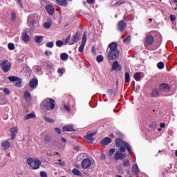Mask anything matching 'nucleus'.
<instances>
[{
	"instance_id": "de8ad7c7",
	"label": "nucleus",
	"mask_w": 177,
	"mask_h": 177,
	"mask_svg": "<svg viewBox=\"0 0 177 177\" xmlns=\"http://www.w3.org/2000/svg\"><path fill=\"white\" fill-rule=\"evenodd\" d=\"M40 176L41 177H48V174L46 171H41L40 172Z\"/></svg>"
},
{
	"instance_id": "e433bc0d",
	"label": "nucleus",
	"mask_w": 177,
	"mask_h": 177,
	"mask_svg": "<svg viewBox=\"0 0 177 177\" xmlns=\"http://www.w3.org/2000/svg\"><path fill=\"white\" fill-rule=\"evenodd\" d=\"M104 57L102 55H98L97 57H96V60L98 63H102V62H103L104 60Z\"/></svg>"
},
{
	"instance_id": "a878e982",
	"label": "nucleus",
	"mask_w": 177,
	"mask_h": 177,
	"mask_svg": "<svg viewBox=\"0 0 177 177\" xmlns=\"http://www.w3.org/2000/svg\"><path fill=\"white\" fill-rule=\"evenodd\" d=\"M24 97L26 100V102H30L31 100V94L28 91H26L24 93Z\"/></svg>"
},
{
	"instance_id": "4468645a",
	"label": "nucleus",
	"mask_w": 177,
	"mask_h": 177,
	"mask_svg": "<svg viewBox=\"0 0 177 177\" xmlns=\"http://www.w3.org/2000/svg\"><path fill=\"white\" fill-rule=\"evenodd\" d=\"M114 70H121V66H120V64L118 63V61H115L112 64L111 71Z\"/></svg>"
},
{
	"instance_id": "13d9d810",
	"label": "nucleus",
	"mask_w": 177,
	"mask_h": 177,
	"mask_svg": "<svg viewBox=\"0 0 177 177\" xmlns=\"http://www.w3.org/2000/svg\"><path fill=\"white\" fill-rule=\"evenodd\" d=\"M35 68L37 71V73H39V71H41V68L38 66H35Z\"/></svg>"
},
{
	"instance_id": "6e6d98bb",
	"label": "nucleus",
	"mask_w": 177,
	"mask_h": 177,
	"mask_svg": "<svg viewBox=\"0 0 177 177\" xmlns=\"http://www.w3.org/2000/svg\"><path fill=\"white\" fill-rule=\"evenodd\" d=\"M44 54L46 55V56H49V55H52V52H48V50H46Z\"/></svg>"
},
{
	"instance_id": "1a4fd4ad",
	"label": "nucleus",
	"mask_w": 177,
	"mask_h": 177,
	"mask_svg": "<svg viewBox=\"0 0 177 177\" xmlns=\"http://www.w3.org/2000/svg\"><path fill=\"white\" fill-rule=\"evenodd\" d=\"M35 21H37V16H35V15L33 14L29 15V17H28V22L29 23V24L32 26V24H34Z\"/></svg>"
},
{
	"instance_id": "473e14b6",
	"label": "nucleus",
	"mask_w": 177,
	"mask_h": 177,
	"mask_svg": "<svg viewBox=\"0 0 177 177\" xmlns=\"http://www.w3.org/2000/svg\"><path fill=\"white\" fill-rule=\"evenodd\" d=\"M9 81L11 82H16L19 80V77H15V76H11L8 77Z\"/></svg>"
},
{
	"instance_id": "b1692460",
	"label": "nucleus",
	"mask_w": 177,
	"mask_h": 177,
	"mask_svg": "<svg viewBox=\"0 0 177 177\" xmlns=\"http://www.w3.org/2000/svg\"><path fill=\"white\" fill-rule=\"evenodd\" d=\"M35 42H36V44H41V42H44V37L43 36H35Z\"/></svg>"
},
{
	"instance_id": "0eeeda50",
	"label": "nucleus",
	"mask_w": 177,
	"mask_h": 177,
	"mask_svg": "<svg viewBox=\"0 0 177 177\" xmlns=\"http://www.w3.org/2000/svg\"><path fill=\"white\" fill-rule=\"evenodd\" d=\"M86 44V32H84L82 36V44L79 48V52H84V49L85 48V44Z\"/></svg>"
},
{
	"instance_id": "ea45409f",
	"label": "nucleus",
	"mask_w": 177,
	"mask_h": 177,
	"mask_svg": "<svg viewBox=\"0 0 177 177\" xmlns=\"http://www.w3.org/2000/svg\"><path fill=\"white\" fill-rule=\"evenodd\" d=\"M157 67L158 68H159L160 70H162V68H164V63L163 62H158L157 64Z\"/></svg>"
},
{
	"instance_id": "4be33fe9",
	"label": "nucleus",
	"mask_w": 177,
	"mask_h": 177,
	"mask_svg": "<svg viewBox=\"0 0 177 177\" xmlns=\"http://www.w3.org/2000/svg\"><path fill=\"white\" fill-rule=\"evenodd\" d=\"M96 135V133H88L87 136H86V140H88L89 142H93V136Z\"/></svg>"
},
{
	"instance_id": "bb28decb",
	"label": "nucleus",
	"mask_w": 177,
	"mask_h": 177,
	"mask_svg": "<svg viewBox=\"0 0 177 177\" xmlns=\"http://www.w3.org/2000/svg\"><path fill=\"white\" fill-rule=\"evenodd\" d=\"M80 38H81V34L77 32L73 37V42H78L80 41Z\"/></svg>"
},
{
	"instance_id": "aec40b11",
	"label": "nucleus",
	"mask_w": 177,
	"mask_h": 177,
	"mask_svg": "<svg viewBox=\"0 0 177 177\" xmlns=\"http://www.w3.org/2000/svg\"><path fill=\"white\" fill-rule=\"evenodd\" d=\"M56 3L61 5V6H67L68 5L67 0H56Z\"/></svg>"
},
{
	"instance_id": "680f3d73",
	"label": "nucleus",
	"mask_w": 177,
	"mask_h": 177,
	"mask_svg": "<svg viewBox=\"0 0 177 177\" xmlns=\"http://www.w3.org/2000/svg\"><path fill=\"white\" fill-rule=\"evenodd\" d=\"M94 0H87V3H93Z\"/></svg>"
},
{
	"instance_id": "0e129e2a",
	"label": "nucleus",
	"mask_w": 177,
	"mask_h": 177,
	"mask_svg": "<svg viewBox=\"0 0 177 177\" xmlns=\"http://www.w3.org/2000/svg\"><path fill=\"white\" fill-rule=\"evenodd\" d=\"M62 142H64V143H66V142H67V140H66V138H62Z\"/></svg>"
},
{
	"instance_id": "338daca9",
	"label": "nucleus",
	"mask_w": 177,
	"mask_h": 177,
	"mask_svg": "<svg viewBox=\"0 0 177 177\" xmlns=\"http://www.w3.org/2000/svg\"><path fill=\"white\" fill-rule=\"evenodd\" d=\"M72 138H73V139H77V136H72Z\"/></svg>"
},
{
	"instance_id": "423d86ee",
	"label": "nucleus",
	"mask_w": 177,
	"mask_h": 177,
	"mask_svg": "<svg viewBox=\"0 0 177 177\" xmlns=\"http://www.w3.org/2000/svg\"><path fill=\"white\" fill-rule=\"evenodd\" d=\"M92 165V162L91 161V159L89 158H85L82 162V168L84 169H88Z\"/></svg>"
},
{
	"instance_id": "6e6552de",
	"label": "nucleus",
	"mask_w": 177,
	"mask_h": 177,
	"mask_svg": "<svg viewBox=\"0 0 177 177\" xmlns=\"http://www.w3.org/2000/svg\"><path fill=\"white\" fill-rule=\"evenodd\" d=\"M127 28V24L124 21L121 20L118 24V30L120 32H124L125 28Z\"/></svg>"
},
{
	"instance_id": "cd10ccee",
	"label": "nucleus",
	"mask_w": 177,
	"mask_h": 177,
	"mask_svg": "<svg viewBox=\"0 0 177 177\" xmlns=\"http://www.w3.org/2000/svg\"><path fill=\"white\" fill-rule=\"evenodd\" d=\"M0 104H6V100L2 93H0Z\"/></svg>"
},
{
	"instance_id": "72a5a7b5",
	"label": "nucleus",
	"mask_w": 177,
	"mask_h": 177,
	"mask_svg": "<svg viewBox=\"0 0 177 177\" xmlns=\"http://www.w3.org/2000/svg\"><path fill=\"white\" fill-rule=\"evenodd\" d=\"M17 18V16L16 15V12H11V20H12V21H16Z\"/></svg>"
},
{
	"instance_id": "774afa93",
	"label": "nucleus",
	"mask_w": 177,
	"mask_h": 177,
	"mask_svg": "<svg viewBox=\"0 0 177 177\" xmlns=\"http://www.w3.org/2000/svg\"><path fill=\"white\" fill-rule=\"evenodd\" d=\"M115 177H122V176H121L120 175H117V176H115Z\"/></svg>"
},
{
	"instance_id": "dca6fc26",
	"label": "nucleus",
	"mask_w": 177,
	"mask_h": 177,
	"mask_svg": "<svg viewBox=\"0 0 177 177\" xmlns=\"http://www.w3.org/2000/svg\"><path fill=\"white\" fill-rule=\"evenodd\" d=\"M109 143H111V138L109 137L104 138L101 141V144L103 145L104 146H107V145H109Z\"/></svg>"
},
{
	"instance_id": "bf43d9fd",
	"label": "nucleus",
	"mask_w": 177,
	"mask_h": 177,
	"mask_svg": "<svg viewBox=\"0 0 177 177\" xmlns=\"http://www.w3.org/2000/svg\"><path fill=\"white\" fill-rule=\"evenodd\" d=\"M122 3H124V2L121 1L116 2V5H122Z\"/></svg>"
},
{
	"instance_id": "393cba45",
	"label": "nucleus",
	"mask_w": 177,
	"mask_h": 177,
	"mask_svg": "<svg viewBox=\"0 0 177 177\" xmlns=\"http://www.w3.org/2000/svg\"><path fill=\"white\" fill-rule=\"evenodd\" d=\"M31 118H35V113H31L27 114L24 117V120H30Z\"/></svg>"
},
{
	"instance_id": "f3484780",
	"label": "nucleus",
	"mask_w": 177,
	"mask_h": 177,
	"mask_svg": "<svg viewBox=\"0 0 177 177\" xmlns=\"http://www.w3.org/2000/svg\"><path fill=\"white\" fill-rule=\"evenodd\" d=\"M160 93H161L160 90L155 88L152 91L151 96L152 97H158V96H160Z\"/></svg>"
},
{
	"instance_id": "6ab92c4d",
	"label": "nucleus",
	"mask_w": 177,
	"mask_h": 177,
	"mask_svg": "<svg viewBox=\"0 0 177 177\" xmlns=\"http://www.w3.org/2000/svg\"><path fill=\"white\" fill-rule=\"evenodd\" d=\"M46 9L49 15H53L55 13V8L52 6H47Z\"/></svg>"
},
{
	"instance_id": "ddd939ff",
	"label": "nucleus",
	"mask_w": 177,
	"mask_h": 177,
	"mask_svg": "<svg viewBox=\"0 0 177 177\" xmlns=\"http://www.w3.org/2000/svg\"><path fill=\"white\" fill-rule=\"evenodd\" d=\"M11 139L13 140L16 138V133H17V127H12L10 129Z\"/></svg>"
},
{
	"instance_id": "f704fd0d",
	"label": "nucleus",
	"mask_w": 177,
	"mask_h": 177,
	"mask_svg": "<svg viewBox=\"0 0 177 177\" xmlns=\"http://www.w3.org/2000/svg\"><path fill=\"white\" fill-rule=\"evenodd\" d=\"M131 81V76L129 75V73H125V82H129Z\"/></svg>"
},
{
	"instance_id": "49530a36",
	"label": "nucleus",
	"mask_w": 177,
	"mask_h": 177,
	"mask_svg": "<svg viewBox=\"0 0 177 177\" xmlns=\"http://www.w3.org/2000/svg\"><path fill=\"white\" fill-rule=\"evenodd\" d=\"M70 38H71V35H69V36L67 37V38L64 40V45H67L68 42H70Z\"/></svg>"
},
{
	"instance_id": "37998d69",
	"label": "nucleus",
	"mask_w": 177,
	"mask_h": 177,
	"mask_svg": "<svg viewBox=\"0 0 177 177\" xmlns=\"http://www.w3.org/2000/svg\"><path fill=\"white\" fill-rule=\"evenodd\" d=\"M123 165L124 167H129V165H131V162L128 160H124Z\"/></svg>"
},
{
	"instance_id": "58836bf2",
	"label": "nucleus",
	"mask_w": 177,
	"mask_h": 177,
	"mask_svg": "<svg viewBox=\"0 0 177 177\" xmlns=\"http://www.w3.org/2000/svg\"><path fill=\"white\" fill-rule=\"evenodd\" d=\"M8 46V49L10 50H15V44L13 43H9Z\"/></svg>"
},
{
	"instance_id": "a18cd8bd",
	"label": "nucleus",
	"mask_w": 177,
	"mask_h": 177,
	"mask_svg": "<svg viewBox=\"0 0 177 177\" xmlns=\"http://www.w3.org/2000/svg\"><path fill=\"white\" fill-rule=\"evenodd\" d=\"M3 92L5 93V95H10V90H9V88H3Z\"/></svg>"
},
{
	"instance_id": "f03ea898",
	"label": "nucleus",
	"mask_w": 177,
	"mask_h": 177,
	"mask_svg": "<svg viewBox=\"0 0 177 177\" xmlns=\"http://www.w3.org/2000/svg\"><path fill=\"white\" fill-rule=\"evenodd\" d=\"M117 46L118 45L115 42H112L109 45L107 48L109 60H115L120 56V52L117 49Z\"/></svg>"
},
{
	"instance_id": "69168bd1",
	"label": "nucleus",
	"mask_w": 177,
	"mask_h": 177,
	"mask_svg": "<svg viewBox=\"0 0 177 177\" xmlns=\"http://www.w3.org/2000/svg\"><path fill=\"white\" fill-rule=\"evenodd\" d=\"M18 3H19V5L20 6H21V0H19V1H18Z\"/></svg>"
},
{
	"instance_id": "f8f14e48",
	"label": "nucleus",
	"mask_w": 177,
	"mask_h": 177,
	"mask_svg": "<svg viewBox=\"0 0 177 177\" xmlns=\"http://www.w3.org/2000/svg\"><path fill=\"white\" fill-rule=\"evenodd\" d=\"M29 86L30 88H33L34 89L35 88H37V86H38V80L31 79L29 83Z\"/></svg>"
},
{
	"instance_id": "c85d7f7f",
	"label": "nucleus",
	"mask_w": 177,
	"mask_h": 177,
	"mask_svg": "<svg viewBox=\"0 0 177 177\" xmlns=\"http://www.w3.org/2000/svg\"><path fill=\"white\" fill-rule=\"evenodd\" d=\"M60 57H61V59H62L63 61H66L67 60V59H68V54L66 53H62L60 55Z\"/></svg>"
},
{
	"instance_id": "412c9836",
	"label": "nucleus",
	"mask_w": 177,
	"mask_h": 177,
	"mask_svg": "<svg viewBox=\"0 0 177 177\" xmlns=\"http://www.w3.org/2000/svg\"><path fill=\"white\" fill-rule=\"evenodd\" d=\"M132 174L134 175H138L139 174V167H138V165H133L132 167Z\"/></svg>"
},
{
	"instance_id": "052dcab7",
	"label": "nucleus",
	"mask_w": 177,
	"mask_h": 177,
	"mask_svg": "<svg viewBox=\"0 0 177 177\" xmlns=\"http://www.w3.org/2000/svg\"><path fill=\"white\" fill-rule=\"evenodd\" d=\"M57 71H58V73H59L60 74H63V69L59 68Z\"/></svg>"
},
{
	"instance_id": "7c9ffc66",
	"label": "nucleus",
	"mask_w": 177,
	"mask_h": 177,
	"mask_svg": "<svg viewBox=\"0 0 177 177\" xmlns=\"http://www.w3.org/2000/svg\"><path fill=\"white\" fill-rule=\"evenodd\" d=\"M44 28H50L52 27V23L50 21H47L44 24Z\"/></svg>"
},
{
	"instance_id": "5701e85b",
	"label": "nucleus",
	"mask_w": 177,
	"mask_h": 177,
	"mask_svg": "<svg viewBox=\"0 0 177 177\" xmlns=\"http://www.w3.org/2000/svg\"><path fill=\"white\" fill-rule=\"evenodd\" d=\"M153 38L151 35H148L146 37V44L147 45H151L153 44Z\"/></svg>"
},
{
	"instance_id": "c756f323",
	"label": "nucleus",
	"mask_w": 177,
	"mask_h": 177,
	"mask_svg": "<svg viewBox=\"0 0 177 177\" xmlns=\"http://www.w3.org/2000/svg\"><path fill=\"white\" fill-rule=\"evenodd\" d=\"M72 172H73V175H76L77 176H81V175H82L81 171H80V170H78L77 169H73Z\"/></svg>"
},
{
	"instance_id": "a19ab883",
	"label": "nucleus",
	"mask_w": 177,
	"mask_h": 177,
	"mask_svg": "<svg viewBox=\"0 0 177 177\" xmlns=\"http://www.w3.org/2000/svg\"><path fill=\"white\" fill-rule=\"evenodd\" d=\"M134 78L136 81H139L140 80V74H139V73H136L134 74Z\"/></svg>"
},
{
	"instance_id": "c9c22d12",
	"label": "nucleus",
	"mask_w": 177,
	"mask_h": 177,
	"mask_svg": "<svg viewBox=\"0 0 177 177\" xmlns=\"http://www.w3.org/2000/svg\"><path fill=\"white\" fill-rule=\"evenodd\" d=\"M64 45V42L62 40H58L56 41V46H58V48H62V46Z\"/></svg>"
},
{
	"instance_id": "4c0bfd02",
	"label": "nucleus",
	"mask_w": 177,
	"mask_h": 177,
	"mask_svg": "<svg viewBox=\"0 0 177 177\" xmlns=\"http://www.w3.org/2000/svg\"><path fill=\"white\" fill-rule=\"evenodd\" d=\"M15 86H17L18 88L21 86V80H20V78H18V80L15 82Z\"/></svg>"
},
{
	"instance_id": "4d7b16f0",
	"label": "nucleus",
	"mask_w": 177,
	"mask_h": 177,
	"mask_svg": "<svg viewBox=\"0 0 177 177\" xmlns=\"http://www.w3.org/2000/svg\"><path fill=\"white\" fill-rule=\"evenodd\" d=\"M101 158L102 160H106V155L104 153L101 154Z\"/></svg>"
},
{
	"instance_id": "2eb2a0df",
	"label": "nucleus",
	"mask_w": 177,
	"mask_h": 177,
	"mask_svg": "<svg viewBox=\"0 0 177 177\" xmlns=\"http://www.w3.org/2000/svg\"><path fill=\"white\" fill-rule=\"evenodd\" d=\"M21 38L24 42H28L30 41V36L26 32L21 34Z\"/></svg>"
},
{
	"instance_id": "7ed1b4c3",
	"label": "nucleus",
	"mask_w": 177,
	"mask_h": 177,
	"mask_svg": "<svg viewBox=\"0 0 177 177\" xmlns=\"http://www.w3.org/2000/svg\"><path fill=\"white\" fill-rule=\"evenodd\" d=\"M43 106L46 110H53L56 105L55 104V100L47 98L42 102Z\"/></svg>"
},
{
	"instance_id": "c03bdc74",
	"label": "nucleus",
	"mask_w": 177,
	"mask_h": 177,
	"mask_svg": "<svg viewBox=\"0 0 177 177\" xmlns=\"http://www.w3.org/2000/svg\"><path fill=\"white\" fill-rule=\"evenodd\" d=\"M55 44L53 43V41H49L47 42L46 44V46H47V48H52L53 46H54Z\"/></svg>"
},
{
	"instance_id": "39448f33",
	"label": "nucleus",
	"mask_w": 177,
	"mask_h": 177,
	"mask_svg": "<svg viewBox=\"0 0 177 177\" xmlns=\"http://www.w3.org/2000/svg\"><path fill=\"white\" fill-rule=\"evenodd\" d=\"M0 67L3 73H8L12 67V64L8 59H5L1 62Z\"/></svg>"
},
{
	"instance_id": "20e7f679",
	"label": "nucleus",
	"mask_w": 177,
	"mask_h": 177,
	"mask_svg": "<svg viewBox=\"0 0 177 177\" xmlns=\"http://www.w3.org/2000/svg\"><path fill=\"white\" fill-rule=\"evenodd\" d=\"M27 162L32 169H39L41 166V161L37 158H29L27 159Z\"/></svg>"
},
{
	"instance_id": "3c124183",
	"label": "nucleus",
	"mask_w": 177,
	"mask_h": 177,
	"mask_svg": "<svg viewBox=\"0 0 177 177\" xmlns=\"http://www.w3.org/2000/svg\"><path fill=\"white\" fill-rule=\"evenodd\" d=\"M55 132H57V133H62V129L56 127L55 129Z\"/></svg>"
},
{
	"instance_id": "8fccbe9b",
	"label": "nucleus",
	"mask_w": 177,
	"mask_h": 177,
	"mask_svg": "<svg viewBox=\"0 0 177 177\" xmlns=\"http://www.w3.org/2000/svg\"><path fill=\"white\" fill-rule=\"evenodd\" d=\"M57 164H58L59 165H61L62 167H64V165H66L64 162H62V160H59V162H57Z\"/></svg>"
},
{
	"instance_id": "5fc2aeb1",
	"label": "nucleus",
	"mask_w": 177,
	"mask_h": 177,
	"mask_svg": "<svg viewBox=\"0 0 177 177\" xmlns=\"http://www.w3.org/2000/svg\"><path fill=\"white\" fill-rule=\"evenodd\" d=\"M107 93H108V95H109V96H111V95H113V90H108Z\"/></svg>"
},
{
	"instance_id": "f257e3e1",
	"label": "nucleus",
	"mask_w": 177,
	"mask_h": 177,
	"mask_svg": "<svg viewBox=\"0 0 177 177\" xmlns=\"http://www.w3.org/2000/svg\"><path fill=\"white\" fill-rule=\"evenodd\" d=\"M115 146L116 147H119V151H116L114 153L115 160H124L127 154H125V151H127V149L130 154L132 153V149H131V146L126 142L121 140V138H118L115 140Z\"/></svg>"
},
{
	"instance_id": "603ef678",
	"label": "nucleus",
	"mask_w": 177,
	"mask_h": 177,
	"mask_svg": "<svg viewBox=\"0 0 177 177\" xmlns=\"http://www.w3.org/2000/svg\"><path fill=\"white\" fill-rule=\"evenodd\" d=\"M170 19L171 21H175V20H176V17L174 15H170Z\"/></svg>"
},
{
	"instance_id": "79ce46f5",
	"label": "nucleus",
	"mask_w": 177,
	"mask_h": 177,
	"mask_svg": "<svg viewBox=\"0 0 177 177\" xmlns=\"http://www.w3.org/2000/svg\"><path fill=\"white\" fill-rule=\"evenodd\" d=\"M124 44H129L131 42V36H128L126 39H123Z\"/></svg>"
},
{
	"instance_id": "864d4df0",
	"label": "nucleus",
	"mask_w": 177,
	"mask_h": 177,
	"mask_svg": "<svg viewBox=\"0 0 177 177\" xmlns=\"http://www.w3.org/2000/svg\"><path fill=\"white\" fill-rule=\"evenodd\" d=\"M64 107L66 110V111H70V107H68V106L64 104Z\"/></svg>"
},
{
	"instance_id": "a211bd4d",
	"label": "nucleus",
	"mask_w": 177,
	"mask_h": 177,
	"mask_svg": "<svg viewBox=\"0 0 177 177\" xmlns=\"http://www.w3.org/2000/svg\"><path fill=\"white\" fill-rule=\"evenodd\" d=\"M63 131L64 132H73L74 131V127L71 125H68L64 127H63Z\"/></svg>"
},
{
	"instance_id": "e2e57ef3",
	"label": "nucleus",
	"mask_w": 177,
	"mask_h": 177,
	"mask_svg": "<svg viewBox=\"0 0 177 177\" xmlns=\"http://www.w3.org/2000/svg\"><path fill=\"white\" fill-rule=\"evenodd\" d=\"M160 128H165V123H161L160 124Z\"/></svg>"
},
{
	"instance_id": "9d476101",
	"label": "nucleus",
	"mask_w": 177,
	"mask_h": 177,
	"mask_svg": "<svg viewBox=\"0 0 177 177\" xmlns=\"http://www.w3.org/2000/svg\"><path fill=\"white\" fill-rule=\"evenodd\" d=\"M160 90L162 91V92H169L170 88L169 86L167 84H162L159 86Z\"/></svg>"
},
{
	"instance_id": "9b49d317",
	"label": "nucleus",
	"mask_w": 177,
	"mask_h": 177,
	"mask_svg": "<svg viewBox=\"0 0 177 177\" xmlns=\"http://www.w3.org/2000/svg\"><path fill=\"white\" fill-rule=\"evenodd\" d=\"M10 148V142L8 140H4L1 143V149L3 150H7Z\"/></svg>"
},
{
	"instance_id": "09e8293b",
	"label": "nucleus",
	"mask_w": 177,
	"mask_h": 177,
	"mask_svg": "<svg viewBox=\"0 0 177 177\" xmlns=\"http://www.w3.org/2000/svg\"><path fill=\"white\" fill-rule=\"evenodd\" d=\"M115 153V149L113 148L109 149L110 156H113Z\"/></svg>"
},
{
	"instance_id": "2f4dec72",
	"label": "nucleus",
	"mask_w": 177,
	"mask_h": 177,
	"mask_svg": "<svg viewBox=\"0 0 177 177\" xmlns=\"http://www.w3.org/2000/svg\"><path fill=\"white\" fill-rule=\"evenodd\" d=\"M44 121H46L47 122L53 123L55 122V120L52 118H48L46 116L43 117Z\"/></svg>"
}]
</instances>
